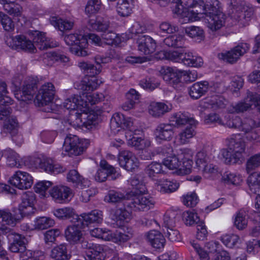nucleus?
<instances>
[{
	"label": "nucleus",
	"mask_w": 260,
	"mask_h": 260,
	"mask_svg": "<svg viewBox=\"0 0 260 260\" xmlns=\"http://www.w3.org/2000/svg\"><path fill=\"white\" fill-rule=\"evenodd\" d=\"M188 21H194L205 17L207 27L212 32L220 29L224 23V15L219 10V7L212 5H204L202 0H194L192 10L187 12Z\"/></svg>",
	"instance_id": "nucleus-1"
},
{
	"label": "nucleus",
	"mask_w": 260,
	"mask_h": 260,
	"mask_svg": "<svg viewBox=\"0 0 260 260\" xmlns=\"http://www.w3.org/2000/svg\"><path fill=\"white\" fill-rule=\"evenodd\" d=\"M108 202L118 203L126 200L125 204L135 211H146L153 208L155 202L153 198L132 191L124 193L118 191L110 190L106 197Z\"/></svg>",
	"instance_id": "nucleus-2"
},
{
	"label": "nucleus",
	"mask_w": 260,
	"mask_h": 260,
	"mask_svg": "<svg viewBox=\"0 0 260 260\" xmlns=\"http://www.w3.org/2000/svg\"><path fill=\"white\" fill-rule=\"evenodd\" d=\"M64 40L66 43L71 46L70 50L73 54L81 57L87 55V51L85 48L87 41L82 35L71 34L66 35Z\"/></svg>",
	"instance_id": "nucleus-3"
},
{
	"label": "nucleus",
	"mask_w": 260,
	"mask_h": 260,
	"mask_svg": "<svg viewBox=\"0 0 260 260\" xmlns=\"http://www.w3.org/2000/svg\"><path fill=\"white\" fill-rule=\"evenodd\" d=\"M258 100H259V96L253 94V92L248 91L247 96L244 100L235 104H232L228 107L227 110L230 113H244L250 109L253 105L256 108Z\"/></svg>",
	"instance_id": "nucleus-4"
},
{
	"label": "nucleus",
	"mask_w": 260,
	"mask_h": 260,
	"mask_svg": "<svg viewBox=\"0 0 260 260\" xmlns=\"http://www.w3.org/2000/svg\"><path fill=\"white\" fill-rule=\"evenodd\" d=\"M160 72L164 81L175 89L181 90L183 87L184 84L181 81L182 72L169 67L161 68Z\"/></svg>",
	"instance_id": "nucleus-5"
},
{
	"label": "nucleus",
	"mask_w": 260,
	"mask_h": 260,
	"mask_svg": "<svg viewBox=\"0 0 260 260\" xmlns=\"http://www.w3.org/2000/svg\"><path fill=\"white\" fill-rule=\"evenodd\" d=\"M86 147L83 146L79 138L76 135H69L64 139L62 149L69 156L82 154Z\"/></svg>",
	"instance_id": "nucleus-6"
},
{
	"label": "nucleus",
	"mask_w": 260,
	"mask_h": 260,
	"mask_svg": "<svg viewBox=\"0 0 260 260\" xmlns=\"http://www.w3.org/2000/svg\"><path fill=\"white\" fill-rule=\"evenodd\" d=\"M229 149L234 153L236 159L241 162L244 160L246 144L240 134H234L226 139Z\"/></svg>",
	"instance_id": "nucleus-7"
},
{
	"label": "nucleus",
	"mask_w": 260,
	"mask_h": 260,
	"mask_svg": "<svg viewBox=\"0 0 260 260\" xmlns=\"http://www.w3.org/2000/svg\"><path fill=\"white\" fill-rule=\"evenodd\" d=\"M54 94L53 84L50 82L45 83L39 89L35 99V102L38 106L46 105L53 100Z\"/></svg>",
	"instance_id": "nucleus-8"
},
{
	"label": "nucleus",
	"mask_w": 260,
	"mask_h": 260,
	"mask_svg": "<svg viewBox=\"0 0 260 260\" xmlns=\"http://www.w3.org/2000/svg\"><path fill=\"white\" fill-rule=\"evenodd\" d=\"M233 10L231 17L238 22H241L246 18H250L253 15L252 10L245 5L244 2L234 1L231 2Z\"/></svg>",
	"instance_id": "nucleus-9"
},
{
	"label": "nucleus",
	"mask_w": 260,
	"mask_h": 260,
	"mask_svg": "<svg viewBox=\"0 0 260 260\" xmlns=\"http://www.w3.org/2000/svg\"><path fill=\"white\" fill-rule=\"evenodd\" d=\"M250 48V46L247 43H241L236 46L234 49L226 52L218 54L219 59L230 63L236 62L240 56L245 54Z\"/></svg>",
	"instance_id": "nucleus-10"
},
{
	"label": "nucleus",
	"mask_w": 260,
	"mask_h": 260,
	"mask_svg": "<svg viewBox=\"0 0 260 260\" xmlns=\"http://www.w3.org/2000/svg\"><path fill=\"white\" fill-rule=\"evenodd\" d=\"M37 90L35 80L28 79L24 82L21 90L15 93V97L19 101L24 102L31 101Z\"/></svg>",
	"instance_id": "nucleus-11"
},
{
	"label": "nucleus",
	"mask_w": 260,
	"mask_h": 260,
	"mask_svg": "<svg viewBox=\"0 0 260 260\" xmlns=\"http://www.w3.org/2000/svg\"><path fill=\"white\" fill-rule=\"evenodd\" d=\"M118 161L120 166L128 171H135L139 167L138 158L132 152L127 150L119 153Z\"/></svg>",
	"instance_id": "nucleus-12"
},
{
	"label": "nucleus",
	"mask_w": 260,
	"mask_h": 260,
	"mask_svg": "<svg viewBox=\"0 0 260 260\" xmlns=\"http://www.w3.org/2000/svg\"><path fill=\"white\" fill-rule=\"evenodd\" d=\"M9 182L20 189H27L33 183L32 177L28 173L20 171L16 172L10 179Z\"/></svg>",
	"instance_id": "nucleus-13"
},
{
	"label": "nucleus",
	"mask_w": 260,
	"mask_h": 260,
	"mask_svg": "<svg viewBox=\"0 0 260 260\" xmlns=\"http://www.w3.org/2000/svg\"><path fill=\"white\" fill-rule=\"evenodd\" d=\"M50 194L55 202L59 203L68 202L73 197L72 189L64 185L53 187L50 191Z\"/></svg>",
	"instance_id": "nucleus-14"
},
{
	"label": "nucleus",
	"mask_w": 260,
	"mask_h": 260,
	"mask_svg": "<svg viewBox=\"0 0 260 260\" xmlns=\"http://www.w3.org/2000/svg\"><path fill=\"white\" fill-rule=\"evenodd\" d=\"M34 44L36 47L40 50H45L48 48L55 47L58 46V43L46 37L45 33L35 31L33 34Z\"/></svg>",
	"instance_id": "nucleus-15"
},
{
	"label": "nucleus",
	"mask_w": 260,
	"mask_h": 260,
	"mask_svg": "<svg viewBox=\"0 0 260 260\" xmlns=\"http://www.w3.org/2000/svg\"><path fill=\"white\" fill-rule=\"evenodd\" d=\"M138 50L142 54L148 55L155 52L156 43L151 37L143 35L137 40Z\"/></svg>",
	"instance_id": "nucleus-16"
},
{
	"label": "nucleus",
	"mask_w": 260,
	"mask_h": 260,
	"mask_svg": "<svg viewBox=\"0 0 260 260\" xmlns=\"http://www.w3.org/2000/svg\"><path fill=\"white\" fill-rule=\"evenodd\" d=\"M161 150L159 151L164 155H166L167 157L164 160V165L170 170L179 169L181 166V161L180 158L177 155H169L171 154L173 151L172 148L169 146H163L159 148Z\"/></svg>",
	"instance_id": "nucleus-17"
},
{
	"label": "nucleus",
	"mask_w": 260,
	"mask_h": 260,
	"mask_svg": "<svg viewBox=\"0 0 260 260\" xmlns=\"http://www.w3.org/2000/svg\"><path fill=\"white\" fill-rule=\"evenodd\" d=\"M174 135L173 126L168 123H160L154 131L156 140L160 143L163 141L170 140Z\"/></svg>",
	"instance_id": "nucleus-18"
},
{
	"label": "nucleus",
	"mask_w": 260,
	"mask_h": 260,
	"mask_svg": "<svg viewBox=\"0 0 260 260\" xmlns=\"http://www.w3.org/2000/svg\"><path fill=\"white\" fill-rule=\"evenodd\" d=\"M12 47L16 49H21L30 53H35L37 49L34 44L24 36L19 35L12 39Z\"/></svg>",
	"instance_id": "nucleus-19"
},
{
	"label": "nucleus",
	"mask_w": 260,
	"mask_h": 260,
	"mask_svg": "<svg viewBox=\"0 0 260 260\" xmlns=\"http://www.w3.org/2000/svg\"><path fill=\"white\" fill-rule=\"evenodd\" d=\"M134 236L133 231L131 228H126L123 230V232L115 231L112 232L110 230L109 238L108 241H112L117 244L125 243L131 239Z\"/></svg>",
	"instance_id": "nucleus-20"
},
{
	"label": "nucleus",
	"mask_w": 260,
	"mask_h": 260,
	"mask_svg": "<svg viewBox=\"0 0 260 260\" xmlns=\"http://www.w3.org/2000/svg\"><path fill=\"white\" fill-rule=\"evenodd\" d=\"M86 104L81 97L78 95L74 94L67 98L63 103V106L68 110H80L85 112Z\"/></svg>",
	"instance_id": "nucleus-21"
},
{
	"label": "nucleus",
	"mask_w": 260,
	"mask_h": 260,
	"mask_svg": "<svg viewBox=\"0 0 260 260\" xmlns=\"http://www.w3.org/2000/svg\"><path fill=\"white\" fill-rule=\"evenodd\" d=\"M132 125L133 122L130 119H126L120 113H115L111 119L110 127L114 133L119 132L121 128L129 127Z\"/></svg>",
	"instance_id": "nucleus-22"
},
{
	"label": "nucleus",
	"mask_w": 260,
	"mask_h": 260,
	"mask_svg": "<svg viewBox=\"0 0 260 260\" xmlns=\"http://www.w3.org/2000/svg\"><path fill=\"white\" fill-rule=\"evenodd\" d=\"M156 189L162 193H170L175 191L179 186L176 181L168 179L157 180L155 183Z\"/></svg>",
	"instance_id": "nucleus-23"
},
{
	"label": "nucleus",
	"mask_w": 260,
	"mask_h": 260,
	"mask_svg": "<svg viewBox=\"0 0 260 260\" xmlns=\"http://www.w3.org/2000/svg\"><path fill=\"white\" fill-rule=\"evenodd\" d=\"M209 87L206 81L196 82L189 87V94L192 99H199L207 92Z\"/></svg>",
	"instance_id": "nucleus-24"
},
{
	"label": "nucleus",
	"mask_w": 260,
	"mask_h": 260,
	"mask_svg": "<svg viewBox=\"0 0 260 260\" xmlns=\"http://www.w3.org/2000/svg\"><path fill=\"white\" fill-rule=\"evenodd\" d=\"M125 136L128 144L135 147L138 149L143 150L150 146L151 142L149 140L134 136L131 131H126Z\"/></svg>",
	"instance_id": "nucleus-25"
},
{
	"label": "nucleus",
	"mask_w": 260,
	"mask_h": 260,
	"mask_svg": "<svg viewBox=\"0 0 260 260\" xmlns=\"http://www.w3.org/2000/svg\"><path fill=\"white\" fill-rule=\"evenodd\" d=\"M170 121L174 123L177 126H181L186 124H194L198 123L193 117L187 113L178 112L172 115L170 117Z\"/></svg>",
	"instance_id": "nucleus-26"
},
{
	"label": "nucleus",
	"mask_w": 260,
	"mask_h": 260,
	"mask_svg": "<svg viewBox=\"0 0 260 260\" xmlns=\"http://www.w3.org/2000/svg\"><path fill=\"white\" fill-rule=\"evenodd\" d=\"M79 225H73L67 227L64 231L66 240L71 243H77L83 238V235Z\"/></svg>",
	"instance_id": "nucleus-27"
},
{
	"label": "nucleus",
	"mask_w": 260,
	"mask_h": 260,
	"mask_svg": "<svg viewBox=\"0 0 260 260\" xmlns=\"http://www.w3.org/2000/svg\"><path fill=\"white\" fill-rule=\"evenodd\" d=\"M147 239L155 248L160 249L164 247L166 240L164 236L158 231L152 230L147 233Z\"/></svg>",
	"instance_id": "nucleus-28"
},
{
	"label": "nucleus",
	"mask_w": 260,
	"mask_h": 260,
	"mask_svg": "<svg viewBox=\"0 0 260 260\" xmlns=\"http://www.w3.org/2000/svg\"><path fill=\"white\" fill-rule=\"evenodd\" d=\"M50 256L54 260H69L71 255L68 252L67 245L61 244L51 250Z\"/></svg>",
	"instance_id": "nucleus-29"
},
{
	"label": "nucleus",
	"mask_w": 260,
	"mask_h": 260,
	"mask_svg": "<svg viewBox=\"0 0 260 260\" xmlns=\"http://www.w3.org/2000/svg\"><path fill=\"white\" fill-rule=\"evenodd\" d=\"M90 29L102 34L110 28V22L102 17H98L96 19H90L88 22Z\"/></svg>",
	"instance_id": "nucleus-30"
},
{
	"label": "nucleus",
	"mask_w": 260,
	"mask_h": 260,
	"mask_svg": "<svg viewBox=\"0 0 260 260\" xmlns=\"http://www.w3.org/2000/svg\"><path fill=\"white\" fill-rule=\"evenodd\" d=\"M146 174L152 180H156L160 175L164 174L165 171L160 163L156 161L152 162L145 169Z\"/></svg>",
	"instance_id": "nucleus-31"
},
{
	"label": "nucleus",
	"mask_w": 260,
	"mask_h": 260,
	"mask_svg": "<svg viewBox=\"0 0 260 260\" xmlns=\"http://www.w3.org/2000/svg\"><path fill=\"white\" fill-rule=\"evenodd\" d=\"M206 104L210 106L213 110L218 111L225 108L228 104V101L223 96L215 95L206 99Z\"/></svg>",
	"instance_id": "nucleus-32"
},
{
	"label": "nucleus",
	"mask_w": 260,
	"mask_h": 260,
	"mask_svg": "<svg viewBox=\"0 0 260 260\" xmlns=\"http://www.w3.org/2000/svg\"><path fill=\"white\" fill-rule=\"evenodd\" d=\"M84 257L85 260H104L103 246L94 244L92 248L86 251Z\"/></svg>",
	"instance_id": "nucleus-33"
},
{
	"label": "nucleus",
	"mask_w": 260,
	"mask_h": 260,
	"mask_svg": "<svg viewBox=\"0 0 260 260\" xmlns=\"http://www.w3.org/2000/svg\"><path fill=\"white\" fill-rule=\"evenodd\" d=\"M260 126V112L254 117V119L250 118L242 120L241 126L239 130L244 133L250 132L254 127Z\"/></svg>",
	"instance_id": "nucleus-34"
},
{
	"label": "nucleus",
	"mask_w": 260,
	"mask_h": 260,
	"mask_svg": "<svg viewBox=\"0 0 260 260\" xmlns=\"http://www.w3.org/2000/svg\"><path fill=\"white\" fill-rule=\"evenodd\" d=\"M67 178L68 182L77 187L83 188L86 185L87 181L76 170H70L67 174Z\"/></svg>",
	"instance_id": "nucleus-35"
},
{
	"label": "nucleus",
	"mask_w": 260,
	"mask_h": 260,
	"mask_svg": "<svg viewBox=\"0 0 260 260\" xmlns=\"http://www.w3.org/2000/svg\"><path fill=\"white\" fill-rule=\"evenodd\" d=\"M197 124H189L179 134L180 144H185L189 142V139L196 135L195 128Z\"/></svg>",
	"instance_id": "nucleus-36"
},
{
	"label": "nucleus",
	"mask_w": 260,
	"mask_h": 260,
	"mask_svg": "<svg viewBox=\"0 0 260 260\" xmlns=\"http://www.w3.org/2000/svg\"><path fill=\"white\" fill-rule=\"evenodd\" d=\"M171 109L168 105L162 103H151L148 109L149 113L154 117H159L169 112Z\"/></svg>",
	"instance_id": "nucleus-37"
},
{
	"label": "nucleus",
	"mask_w": 260,
	"mask_h": 260,
	"mask_svg": "<svg viewBox=\"0 0 260 260\" xmlns=\"http://www.w3.org/2000/svg\"><path fill=\"white\" fill-rule=\"evenodd\" d=\"M247 182L252 193L259 194L260 192V172L251 173L248 177Z\"/></svg>",
	"instance_id": "nucleus-38"
},
{
	"label": "nucleus",
	"mask_w": 260,
	"mask_h": 260,
	"mask_svg": "<svg viewBox=\"0 0 260 260\" xmlns=\"http://www.w3.org/2000/svg\"><path fill=\"white\" fill-rule=\"evenodd\" d=\"M81 217L82 219L79 218V220H83L86 224L94 222L101 223L103 220L102 212L98 210H92L88 213H83Z\"/></svg>",
	"instance_id": "nucleus-39"
},
{
	"label": "nucleus",
	"mask_w": 260,
	"mask_h": 260,
	"mask_svg": "<svg viewBox=\"0 0 260 260\" xmlns=\"http://www.w3.org/2000/svg\"><path fill=\"white\" fill-rule=\"evenodd\" d=\"M185 39L180 35H173L170 36L164 40L166 45L169 47L182 48L185 44Z\"/></svg>",
	"instance_id": "nucleus-40"
},
{
	"label": "nucleus",
	"mask_w": 260,
	"mask_h": 260,
	"mask_svg": "<svg viewBox=\"0 0 260 260\" xmlns=\"http://www.w3.org/2000/svg\"><path fill=\"white\" fill-rule=\"evenodd\" d=\"M69 60V58L60 53L55 52H50L46 53L44 55V62L48 65H51L54 62L59 61L61 62H67Z\"/></svg>",
	"instance_id": "nucleus-41"
},
{
	"label": "nucleus",
	"mask_w": 260,
	"mask_h": 260,
	"mask_svg": "<svg viewBox=\"0 0 260 260\" xmlns=\"http://www.w3.org/2000/svg\"><path fill=\"white\" fill-rule=\"evenodd\" d=\"M32 161L36 168L41 169L46 172L51 170V166L53 164L52 159L43 156L34 157Z\"/></svg>",
	"instance_id": "nucleus-42"
},
{
	"label": "nucleus",
	"mask_w": 260,
	"mask_h": 260,
	"mask_svg": "<svg viewBox=\"0 0 260 260\" xmlns=\"http://www.w3.org/2000/svg\"><path fill=\"white\" fill-rule=\"evenodd\" d=\"M4 155L6 158L7 164L9 167L19 168L20 166L19 155L14 150L6 149L4 152Z\"/></svg>",
	"instance_id": "nucleus-43"
},
{
	"label": "nucleus",
	"mask_w": 260,
	"mask_h": 260,
	"mask_svg": "<svg viewBox=\"0 0 260 260\" xmlns=\"http://www.w3.org/2000/svg\"><path fill=\"white\" fill-rule=\"evenodd\" d=\"M248 223L247 213L244 210H239L235 215V226L239 230H242L247 227Z\"/></svg>",
	"instance_id": "nucleus-44"
},
{
	"label": "nucleus",
	"mask_w": 260,
	"mask_h": 260,
	"mask_svg": "<svg viewBox=\"0 0 260 260\" xmlns=\"http://www.w3.org/2000/svg\"><path fill=\"white\" fill-rule=\"evenodd\" d=\"M101 83H102V81L101 80L95 77H92L90 79H88L87 80L81 81L80 86L81 89L83 91H89L96 89Z\"/></svg>",
	"instance_id": "nucleus-45"
},
{
	"label": "nucleus",
	"mask_w": 260,
	"mask_h": 260,
	"mask_svg": "<svg viewBox=\"0 0 260 260\" xmlns=\"http://www.w3.org/2000/svg\"><path fill=\"white\" fill-rule=\"evenodd\" d=\"M54 215L59 219H67L73 217L77 219L78 216L76 215L73 208L70 207H65L55 210L53 211Z\"/></svg>",
	"instance_id": "nucleus-46"
},
{
	"label": "nucleus",
	"mask_w": 260,
	"mask_h": 260,
	"mask_svg": "<svg viewBox=\"0 0 260 260\" xmlns=\"http://www.w3.org/2000/svg\"><path fill=\"white\" fill-rule=\"evenodd\" d=\"M34 228L36 230H43L52 226L55 224L53 219L47 217H40L35 220Z\"/></svg>",
	"instance_id": "nucleus-47"
},
{
	"label": "nucleus",
	"mask_w": 260,
	"mask_h": 260,
	"mask_svg": "<svg viewBox=\"0 0 260 260\" xmlns=\"http://www.w3.org/2000/svg\"><path fill=\"white\" fill-rule=\"evenodd\" d=\"M102 38L107 45L117 46L121 43L120 37L112 30L108 29L102 34Z\"/></svg>",
	"instance_id": "nucleus-48"
},
{
	"label": "nucleus",
	"mask_w": 260,
	"mask_h": 260,
	"mask_svg": "<svg viewBox=\"0 0 260 260\" xmlns=\"http://www.w3.org/2000/svg\"><path fill=\"white\" fill-rule=\"evenodd\" d=\"M8 93L7 85L6 82L0 80V105L9 106L12 105L13 101L12 99L6 95Z\"/></svg>",
	"instance_id": "nucleus-49"
},
{
	"label": "nucleus",
	"mask_w": 260,
	"mask_h": 260,
	"mask_svg": "<svg viewBox=\"0 0 260 260\" xmlns=\"http://www.w3.org/2000/svg\"><path fill=\"white\" fill-rule=\"evenodd\" d=\"M185 32L189 37L194 39L196 41H200L204 38L203 30L198 26L187 27L185 29Z\"/></svg>",
	"instance_id": "nucleus-50"
},
{
	"label": "nucleus",
	"mask_w": 260,
	"mask_h": 260,
	"mask_svg": "<svg viewBox=\"0 0 260 260\" xmlns=\"http://www.w3.org/2000/svg\"><path fill=\"white\" fill-rule=\"evenodd\" d=\"M9 248L12 252L18 253L25 249V243L19 235H14L13 242L11 243Z\"/></svg>",
	"instance_id": "nucleus-51"
},
{
	"label": "nucleus",
	"mask_w": 260,
	"mask_h": 260,
	"mask_svg": "<svg viewBox=\"0 0 260 260\" xmlns=\"http://www.w3.org/2000/svg\"><path fill=\"white\" fill-rule=\"evenodd\" d=\"M116 10L118 14L121 16H127L132 12V8L127 0H118Z\"/></svg>",
	"instance_id": "nucleus-52"
},
{
	"label": "nucleus",
	"mask_w": 260,
	"mask_h": 260,
	"mask_svg": "<svg viewBox=\"0 0 260 260\" xmlns=\"http://www.w3.org/2000/svg\"><path fill=\"white\" fill-rule=\"evenodd\" d=\"M17 221L15 215L8 210H0V222L3 224L14 226Z\"/></svg>",
	"instance_id": "nucleus-53"
},
{
	"label": "nucleus",
	"mask_w": 260,
	"mask_h": 260,
	"mask_svg": "<svg viewBox=\"0 0 260 260\" xmlns=\"http://www.w3.org/2000/svg\"><path fill=\"white\" fill-rule=\"evenodd\" d=\"M260 167V152L251 156L247 160L246 170L248 173Z\"/></svg>",
	"instance_id": "nucleus-54"
},
{
	"label": "nucleus",
	"mask_w": 260,
	"mask_h": 260,
	"mask_svg": "<svg viewBox=\"0 0 260 260\" xmlns=\"http://www.w3.org/2000/svg\"><path fill=\"white\" fill-rule=\"evenodd\" d=\"M183 219L186 225L198 224L201 220L197 213L191 211H185L182 215Z\"/></svg>",
	"instance_id": "nucleus-55"
},
{
	"label": "nucleus",
	"mask_w": 260,
	"mask_h": 260,
	"mask_svg": "<svg viewBox=\"0 0 260 260\" xmlns=\"http://www.w3.org/2000/svg\"><path fill=\"white\" fill-rule=\"evenodd\" d=\"M222 180L226 183L238 185L242 182V179L240 175L229 171L225 172L222 176Z\"/></svg>",
	"instance_id": "nucleus-56"
},
{
	"label": "nucleus",
	"mask_w": 260,
	"mask_h": 260,
	"mask_svg": "<svg viewBox=\"0 0 260 260\" xmlns=\"http://www.w3.org/2000/svg\"><path fill=\"white\" fill-rule=\"evenodd\" d=\"M0 22L6 31H11L14 30V22L11 17L2 12H0Z\"/></svg>",
	"instance_id": "nucleus-57"
},
{
	"label": "nucleus",
	"mask_w": 260,
	"mask_h": 260,
	"mask_svg": "<svg viewBox=\"0 0 260 260\" xmlns=\"http://www.w3.org/2000/svg\"><path fill=\"white\" fill-rule=\"evenodd\" d=\"M203 174L206 178H215L220 175L218 168L211 164H208L202 169Z\"/></svg>",
	"instance_id": "nucleus-58"
},
{
	"label": "nucleus",
	"mask_w": 260,
	"mask_h": 260,
	"mask_svg": "<svg viewBox=\"0 0 260 260\" xmlns=\"http://www.w3.org/2000/svg\"><path fill=\"white\" fill-rule=\"evenodd\" d=\"M80 67L86 71V73L89 76L94 77L95 75L100 74L101 72V66H95L92 64L87 62H81L80 63Z\"/></svg>",
	"instance_id": "nucleus-59"
},
{
	"label": "nucleus",
	"mask_w": 260,
	"mask_h": 260,
	"mask_svg": "<svg viewBox=\"0 0 260 260\" xmlns=\"http://www.w3.org/2000/svg\"><path fill=\"white\" fill-rule=\"evenodd\" d=\"M177 29L176 26L167 22H163L160 24L157 33L160 36H164L169 34H173Z\"/></svg>",
	"instance_id": "nucleus-60"
},
{
	"label": "nucleus",
	"mask_w": 260,
	"mask_h": 260,
	"mask_svg": "<svg viewBox=\"0 0 260 260\" xmlns=\"http://www.w3.org/2000/svg\"><path fill=\"white\" fill-rule=\"evenodd\" d=\"M101 5V0H89L86 6L85 11L87 14H94L99 11Z\"/></svg>",
	"instance_id": "nucleus-61"
},
{
	"label": "nucleus",
	"mask_w": 260,
	"mask_h": 260,
	"mask_svg": "<svg viewBox=\"0 0 260 260\" xmlns=\"http://www.w3.org/2000/svg\"><path fill=\"white\" fill-rule=\"evenodd\" d=\"M221 240L226 247L233 248L239 241V237L235 234H226L221 237Z\"/></svg>",
	"instance_id": "nucleus-62"
},
{
	"label": "nucleus",
	"mask_w": 260,
	"mask_h": 260,
	"mask_svg": "<svg viewBox=\"0 0 260 260\" xmlns=\"http://www.w3.org/2000/svg\"><path fill=\"white\" fill-rule=\"evenodd\" d=\"M18 122L14 117H10L6 121L4 125V130L6 133H16L17 131Z\"/></svg>",
	"instance_id": "nucleus-63"
},
{
	"label": "nucleus",
	"mask_w": 260,
	"mask_h": 260,
	"mask_svg": "<svg viewBox=\"0 0 260 260\" xmlns=\"http://www.w3.org/2000/svg\"><path fill=\"white\" fill-rule=\"evenodd\" d=\"M61 234V231L58 229H53L47 231L44 234V241L46 243H54L57 237Z\"/></svg>",
	"instance_id": "nucleus-64"
}]
</instances>
